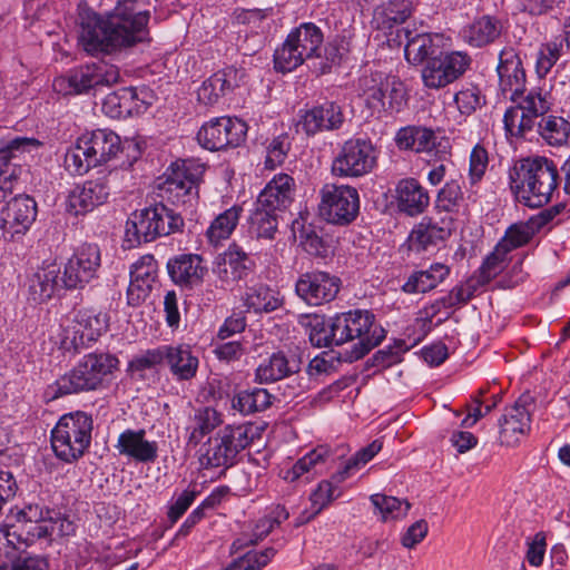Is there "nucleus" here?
<instances>
[{
    "label": "nucleus",
    "instance_id": "nucleus-1",
    "mask_svg": "<svg viewBox=\"0 0 570 570\" xmlns=\"http://www.w3.org/2000/svg\"><path fill=\"white\" fill-rule=\"evenodd\" d=\"M150 0H117L105 14L88 13L82 18L79 43L91 55H111L151 41L148 23Z\"/></svg>",
    "mask_w": 570,
    "mask_h": 570
},
{
    "label": "nucleus",
    "instance_id": "nucleus-2",
    "mask_svg": "<svg viewBox=\"0 0 570 570\" xmlns=\"http://www.w3.org/2000/svg\"><path fill=\"white\" fill-rule=\"evenodd\" d=\"M508 178L510 190L517 200L530 208L547 205L561 181L557 164L539 155L514 160L508 170Z\"/></svg>",
    "mask_w": 570,
    "mask_h": 570
},
{
    "label": "nucleus",
    "instance_id": "nucleus-3",
    "mask_svg": "<svg viewBox=\"0 0 570 570\" xmlns=\"http://www.w3.org/2000/svg\"><path fill=\"white\" fill-rule=\"evenodd\" d=\"M118 366L119 360L114 354H86L70 371L46 387L43 397L51 402L71 394L96 391Z\"/></svg>",
    "mask_w": 570,
    "mask_h": 570
},
{
    "label": "nucleus",
    "instance_id": "nucleus-4",
    "mask_svg": "<svg viewBox=\"0 0 570 570\" xmlns=\"http://www.w3.org/2000/svg\"><path fill=\"white\" fill-rule=\"evenodd\" d=\"M185 222L180 213L164 203L134 212L126 222L125 237L130 246L181 233Z\"/></svg>",
    "mask_w": 570,
    "mask_h": 570
},
{
    "label": "nucleus",
    "instance_id": "nucleus-5",
    "mask_svg": "<svg viewBox=\"0 0 570 570\" xmlns=\"http://www.w3.org/2000/svg\"><path fill=\"white\" fill-rule=\"evenodd\" d=\"M338 345L357 340L347 355L350 362L365 356L385 337V330L375 322V315L366 309H353L333 316Z\"/></svg>",
    "mask_w": 570,
    "mask_h": 570
},
{
    "label": "nucleus",
    "instance_id": "nucleus-6",
    "mask_svg": "<svg viewBox=\"0 0 570 570\" xmlns=\"http://www.w3.org/2000/svg\"><path fill=\"white\" fill-rule=\"evenodd\" d=\"M252 441V424H228L203 444L199 464L203 469H220L224 473L237 463L238 455L249 446Z\"/></svg>",
    "mask_w": 570,
    "mask_h": 570
},
{
    "label": "nucleus",
    "instance_id": "nucleus-7",
    "mask_svg": "<svg viewBox=\"0 0 570 570\" xmlns=\"http://www.w3.org/2000/svg\"><path fill=\"white\" fill-rule=\"evenodd\" d=\"M94 421L83 411L63 414L51 430V448L55 455L72 463L83 456L91 443Z\"/></svg>",
    "mask_w": 570,
    "mask_h": 570
},
{
    "label": "nucleus",
    "instance_id": "nucleus-8",
    "mask_svg": "<svg viewBox=\"0 0 570 570\" xmlns=\"http://www.w3.org/2000/svg\"><path fill=\"white\" fill-rule=\"evenodd\" d=\"M324 43V33L314 22H302L293 28L273 55L274 69L286 73L307 60H313Z\"/></svg>",
    "mask_w": 570,
    "mask_h": 570
},
{
    "label": "nucleus",
    "instance_id": "nucleus-9",
    "mask_svg": "<svg viewBox=\"0 0 570 570\" xmlns=\"http://www.w3.org/2000/svg\"><path fill=\"white\" fill-rule=\"evenodd\" d=\"M513 102L503 115L505 134L525 138L535 128L538 119L552 110L554 99L546 87H533Z\"/></svg>",
    "mask_w": 570,
    "mask_h": 570
},
{
    "label": "nucleus",
    "instance_id": "nucleus-10",
    "mask_svg": "<svg viewBox=\"0 0 570 570\" xmlns=\"http://www.w3.org/2000/svg\"><path fill=\"white\" fill-rule=\"evenodd\" d=\"M205 165L196 159H178L164 174L160 196L173 205L193 207L198 199V186Z\"/></svg>",
    "mask_w": 570,
    "mask_h": 570
},
{
    "label": "nucleus",
    "instance_id": "nucleus-11",
    "mask_svg": "<svg viewBox=\"0 0 570 570\" xmlns=\"http://www.w3.org/2000/svg\"><path fill=\"white\" fill-rule=\"evenodd\" d=\"M379 150L368 137H351L338 148L331 166L332 174L341 178H361L377 165Z\"/></svg>",
    "mask_w": 570,
    "mask_h": 570
},
{
    "label": "nucleus",
    "instance_id": "nucleus-12",
    "mask_svg": "<svg viewBox=\"0 0 570 570\" xmlns=\"http://www.w3.org/2000/svg\"><path fill=\"white\" fill-rule=\"evenodd\" d=\"M365 106L372 115L400 112L407 102V95L402 81L387 78L382 73L363 76L358 81Z\"/></svg>",
    "mask_w": 570,
    "mask_h": 570
},
{
    "label": "nucleus",
    "instance_id": "nucleus-13",
    "mask_svg": "<svg viewBox=\"0 0 570 570\" xmlns=\"http://www.w3.org/2000/svg\"><path fill=\"white\" fill-rule=\"evenodd\" d=\"M120 78L116 66L104 61L80 66L66 76L53 79V90L60 95H81L99 86H111Z\"/></svg>",
    "mask_w": 570,
    "mask_h": 570
},
{
    "label": "nucleus",
    "instance_id": "nucleus-14",
    "mask_svg": "<svg viewBox=\"0 0 570 570\" xmlns=\"http://www.w3.org/2000/svg\"><path fill=\"white\" fill-rule=\"evenodd\" d=\"M320 216L327 223L346 226L357 216L360 196L355 187L325 184L320 189Z\"/></svg>",
    "mask_w": 570,
    "mask_h": 570
},
{
    "label": "nucleus",
    "instance_id": "nucleus-15",
    "mask_svg": "<svg viewBox=\"0 0 570 570\" xmlns=\"http://www.w3.org/2000/svg\"><path fill=\"white\" fill-rule=\"evenodd\" d=\"M472 63L465 51L440 52L430 57L422 67L421 79L425 88L439 90L464 76Z\"/></svg>",
    "mask_w": 570,
    "mask_h": 570
},
{
    "label": "nucleus",
    "instance_id": "nucleus-16",
    "mask_svg": "<svg viewBox=\"0 0 570 570\" xmlns=\"http://www.w3.org/2000/svg\"><path fill=\"white\" fill-rule=\"evenodd\" d=\"M42 142L36 138L16 137L0 140V203L11 195L21 175L19 160L26 153L39 149Z\"/></svg>",
    "mask_w": 570,
    "mask_h": 570
},
{
    "label": "nucleus",
    "instance_id": "nucleus-17",
    "mask_svg": "<svg viewBox=\"0 0 570 570\" xmlns=\"http://www.w3.org/2000/svg\"><path fill=\"white\" fill-rule=\"evenodd\" d=\"M247 125L236 117H217L205 122L197 132L198 144L210 151L238 147L245 141Z\"/></svg>",
    "mask_w": 570,
    "mask_h": 570
},
{
    "label": "nucleus",
    "instance_id": "nucleus-18",
    "mask_svg": "<svg viewBox=\"0 0 570 570\" xmlns=\"http://www.w3.org/2000/svg\"><path fill=\"white\" fill-rule=\"evenodd\" d=\"M341 278L324 271L301 274L295 283L296 295L309 306L334 301L341 289Z\"/></svg>",
    "mask_w": 570,
    "mask_h": 570
},
{
    "label": "nucleus",
    "instance_id": "nucleus-19",
    "mask_svg": "<svg viewBox=\"0 0 570 570\" xmlns=\"http://www.w3.org/2000/svg\"><path fill=\"white\" fill-rule=\"evenodd\" d=\"M100 265L99 246L91 243L80 245L65 266L63 285L67 289L82 288L97 276Z\"/></svg>",
    "mask_w": 570,
    "mask_h": 570
},
{
    "label": "nucleus",
    "instance_id": "nucleus-20",
    "mask_svg": "<svg viewBox=\"0 0 570 570\" xmlns=\"http://www.w3.org/2000/svg\"><path fill=\"white\" fill-rule=\"evenodd\" d=\"M110 175L76 185L68 194L67 212L75 216L86 215L104 205L110 195Z\"/></svg>",
    "mask_w": 570,
    "mask_h": 570
},
{
    "label": "nucleus",
    "instance_id": "nucleus-21",
    "mask_svg": "<svg viewBox=\"0 0 570 570\" xmlns=\"http://www.w3.org/2000/svg\"><path fill=\"white\" fill-rule=\"evenodd\" d=\"M298 117L297 127L309 137L324 131L340 130L345 122L344 109L335 101H324L302 109Z\"/></svg>",
    "mask_w": 570,
    "mask_h": 570
},
{
    "label": "nucleus",
    "instance_id": "nucleus-22",
    "mask_svg": "<svg viewBox=\"0 0 570 570\" xmlns=\"http://www.w3.org/2000/svg\"><path fill=\"white\" fill-rule=\"evenodd\" d=\"M497 73L500 90L510 94L511 101H517L525 91L527 73L520 52L514 47L507 46L501 49Z\"/></svg>",
    "mask_w": 570,
    "mask_h": 570
},
{
    "label": "nucleus",
    "instance_id": "nucleus-23",
    "mask_svg": "<svg viewBox=\"0 0 570 570\" xmlns=\"http://www.w3.org/2000/svg\"><path fill=\"white\" fill-rule=\"evenodd\" d=\"M529 396L519 397L515 403L504 409L499 419V442L503 446L518 445L531 429V414L528 409Z\"/></svg>",
    "mask_w": 570,
    "mask_h": 570
},
{
    "label": "nucleus",
    "instance_id": "nucleus-24",
    "mask_svg": "<svg viewBox=\"0 0 570 570\" xmlns=\"http://www.w3.org/2000/svg\"><path fill=\"white\" fill-rule=\"evenodd\" d=\"M245 71L229 66L213 73L197 90L199 102L206 106L215 105L220 97L233 92L244 81Z\"/></svg>",
    "mask_w": 570,
    "mask_h": 570
},
{
    "label": "nucleus",
    "instance_id": "nucleus-25",
    "mask_svg": "<svg viewBox=\"0 0 570 570\" xmlns=\"http://www.w3.org/2000/svg\"><path fill=\"white\" fill-rule=\"evenodd\" d=\"M452 229L453 219L450 217H423L410 234L411 247L416 252L435 248L451 236Z\"/></svg>",
    "mask_w": 570,
    "mask_h": 570
},
{
    "label": "nucleus",
    "instance_id": "nucleus-26",
    "mask_svg": "<svg viewBox=\"0 0 570 570\" xmlns=\"http://www.w3.org/2000/svg\"><path fill=\"white\" fill-rule=\"evenodd\" d=\"M302 367L301 356L293 351H277L264 358L255 371L261 384L273 383L297 374Z\"/></svg>",
    "mask_w": 570,
    "mask_h": 570
},
{
    "label": "nucleus",
    "instance_id": "nucleus-27",
    "mask_svg": "<svg viewBox=\"0 0 570 570\" xmlns=\"http://www.w3.org/2000/svg\"><path fill=\"white\" fill-rule=\"evenodd\" d=\"M167 272L170 279L183 288L191 289L200 285L207 273L204 259L198 254H179L168 259Z\"/></svg>",
    "mask_w": 570,
    "mask_h": 570
},
{
    "label": "nucleus",
    "instance_id": "nucleus-28",
    "mask_svg": "<svg viewBox=\"0 0 570 570\" xmlns=\"http://www.w3.org/2000/svg\"><path fill=\"white\" fill-rule=\"evenodd\" d=\"M163 363L177 382L193 380L199 367V358L186 343L163 345Z\"/></svg>",
    "mask_w": 570,
    "mask_h": 570
},
{
    "label": "nucleus",
    "instance_id": "nucleus-29",
    "mask_svg": "<svg viewBox=\"0 0 570 570\" xmlns=\"http://www.w3.org/2000/svg\"><path fill=\"white\" fill-rule=\"evenodd\" d=\"M75 322L77 328L72 338V345L76 350L89 347L109 327L108 314L92 308L78 311Z\"/></svg>",
    "mask_w": 570,
    "mask_h": 570
},
{
    "label": "nucleus",
    "instance_id": "nucleus-30",
    "mask_svg": "<svg viewBox=\"0 0 570 570\" xmlns=\"http://www.w3.org/2000/svg\"><path fill=\"white\" fill-rule=\"evenodd\" d=\"M37 217V203L28 195H19L7 203L2 209V228L12 234H24Z\"/></svg>",
    "mask_w": 570,
    "mask_h": 570
},
{
    "label": "nucleus",
    "instance_id": "nucleus-31",
    "mask_svg": "<svg viewBox=\"0 0 570 570\" xmlns=\"http://www.w3.org/2000/svg\"><path fill=\"white\" fill-rule=\"evenodd\" d=\"M397 210L406 216L423 214L430 205L428 189L415 178H403L395 187Z\"/></svg>",
    "mask_w": 570,
    "mask_h": 570
},
{
    "label": "nucleus",
    "instance_id": "nucleus-32",
    "mask_svg": "<svg viewBox=\"0 0 570 570\" xmlns=\"http://www.w3.org/2000/svg\"><path fill=\"white\" fill-rule=\"evenodd\" d=\"M295 180L292 176L281 173L267 183L259 193L256 204L269 212H285L293 202Z\"/></svg>",
    "mask_w": 570,
    "mask_h": 570
},
{
    "label": "nucleus",
    "instance_id": "nucleus-33",
    "mask_svg": "<svg viewBox=\"0 0 570 570\" xmlns=\"http://www.w3.org/2000/svg\"><path fill=\"white\" fill-rule=\"evenodd\" d=\"M115 449L119 455L127 456L137 462H154L157 459L158 445L156 441L146 439L144 429H127L118 436Z\"/></svg>",
    "mask_w": 570,
    "mask_h": 570
},
{
    "label": "nucleus",
    "instance_id": "nucleus-34",
    "mask_svg": "<svg viewBox=\"0 0 570 570\" xmlns=\"http://www.w3.org/2000/svg\"><path fill=\"white\" fill-rule=\"evenodd\" d=\"M62 278L59 265H43L29 279V298L38 304L47 302L61 288H66Z\"/></svg>",
    "mask_w": 570,
    "mask_h": 570
},
{
    "label": "nucleus",
    "instance_id": "nucleus-35",
    "mask_svg": "<svg viewBox=\"0 0 570 570\" xmlns=\"http://www.w3.org/2000/svg\"><path fill=\"white\" fill-rule=\"evenodd\" d=\"M503 31V22L497 16L483 14L465 26L461 36L464 42L474 48L494 43Z\"/></svg>",
    "mask_w": 570,
    "mask_h": 570
},
{
    "label": "nucleus",
    "instance_id": "nucleus-36",
    "mask_svg": "<svg viewBox=\"0 0 570 570\" xmlns=\"http://www.w3.org/2000/svg\"><path fill=\"white\" fill-rule=\"evenodd\" d=\"M80 138L97 166L109 161L122 149L120 137L109 129L87 131Z\"/></svg>",
    "mask_w": 570,
    "mask_h": 570
},
{
    "label": "nucleus",
    "instance_id": "nucleus-37",
    "mask_svg": "<svg viewBox=\"0 0 570 570\" xmlns=\"http://www.w3.org/2000/svg\"><path fill=\"white\" fill-rule=\"evenodd\" d=\"M450 275V267L433 263L428 269L414 271L401 286L405 294H424L439 286Z\"/></svg>",
    "mask_w": 570,
    "mask_h": 570
},
{
    "label": "nucleus",
    "instance_id": "nucleus-38",
    "mask_svg": "<svg viewBox=\"0 0 570 570\" xmlns=\"http://www.w3.org/2000/svg\"><path fill=\"white\" fill-rule=\"evenodd\" d=\"M411 0H389L374 9L373 22L376 29L387 30L404 23L413 13Z\"/></svg>",
    "mask_w": 570,
    "mask_h": 570
},
{
    "label": "nucleus",
    "instance_id": "nucleus-39",
    "mask_svg": "<svg viewBox=\"0 0 570 570\" xmlns=\"http://www.w3.org/2000/svg\"><path fill=\"white\" fill-rule=\"evenodd\" d=\"M406 43L404 55L412 65L424 63L430 57H434L436 46L434 39L439 38L436 33L416 32L410 29H403Z\"/></svg>",
    "mask_w": 570,
    "mask_h": 570
},
{
    "label": "nucleus",
    "instance_id": "nucleus-40",
    "mask_svg": "<svg viewBox=\"0 0 570 570\" xmlns=\"http://www.w3.org/2000/svg\"><path fill=\"white\" fill-rule=\"evenodd\" d=\"M434 130L422 126H406L397 130L395 144L401 150L415 153L432 151L435 148Z\"/></svg>",
    "mask_w": 570,
    "mask_h": 570
},
{
    "label": "nucleus",
    "instance_id": "nucleus-41",
    "mask_svg": "<svg viewBox=\"0 0 570 570\" xmlns=\"http://www.w3.org/2000/svg\"><path fill=\"white\" fill-rule=\"evenodd\" d=\"M223 423L222 414L212 406H203L195 411L190 424L186 428L187 443L196 446Z\"/></svg>",
    "mask_w": 570,
    "mask_h": 570
},
{
    "label": "nucleus",
    "instance_id": "nucleus-42",
    "mask_svg": "<svg viewBox=\"0 0 570 570\" xmlns=\"http://www.w3.org/2000/svg\"><path fill=\"white\" fill-rule=\"evenodd\" d=\"M350 51V43L344 36H335L324 46L322 45L318 55L314 58L313 68L318 75L332 71L334 67L342 63Z\"/></svg>",
    "mask_w": 570,
    "mask_h": 570
},
{
    "label": "nucleus",
    "instance_id": "nucleus-43",
    "mask_svg": "<svg viewBox=\"0 0 570 570\" xmlns=\"http://www.w3.org/2000/svg\"><path fill=\"white\" fill-rule=\"evenodd\" d=\"M273 395L262 387L244 390L236 393L232 399V409L242 415H249L262 412L272 405Z\"/></svg>",
    "mask_w": 570,
    "mask_h": 570
},
{
    "label": "nucleus",
    "instance_id": "nucleus-44",
    "mask_svg": "<svg viewBox=\"0 0 570 570\" xmlns=\"http://www.w3.org/2000/svg\"><path fill=\"white\" fill-rule=\"evenodd\" d=\"M247 224L252 238L272 240L278 227V213L269 212L255 203V208L248 216Z\"/></svg>",
    "mask_w": 570,
    "mask_h": 570
},
{
    "label": "nucleus",
    "instance_id": "nucleus-45",
    "mask_svg": "<svg viewBox=\"0 0 570 570\" xmlns=\"http://www.w3.org/2000/svg\"><path fill=\"white\" fill-rule=\"evenodd\" d=\"M52 537V528H49V518L39 522L11 524L6 532L7 541L11 544L24 543L31 546L41 539Z\"/></svg>",
    "mask_w": 570,
    "mask_h": 570
},
{
    "label": "nucleus",
    "instance_id": "nucleus-46",
    "mask_svg": "<svg viewBox=\"0 0 570 570\" xmlns=\"http://www.w3.org/2000/svg\"><path fill=\"white\" fill-rule=\"evenodd\" d=\"M330 456L331 451L327 446H317L298 459L291 469L284 472L283 478L287 482H295L304 474H316L320 466H323Z\"/></svg>",
    "mask_w": 570,
    "mask_h": 570
},
{
    "label": "nucleus",
    "instance_id": "nucleus-47",
    "mask_svg": "<svg viewBox=\"0 0 570 570\" xmlns=\"http://www.w3.org/2000/svg\"><path fill=\"white\" fill-rule=\"evenodd\" d=\"M245 305L255 313H269L282 305V299L277 292L265 284L258 283L247 288Z\"/></svg>",
    "mask_w": 570,
    "mask_h": 570
},
{
    "label": "nucleus",
    "instance_id": "nucleus-48",
    "mask_svg": "<svg viewBox=\"0 0 570 570\" xmlns=\"http://www.w3.org/2000/svg\"><path fill=\"white\" fill-rule=\"evenodd\" d=\"M535 126L538 134L550 146H562L569 139L570 122L562 117L544 115Z\"/></svg>",
    "mask_w": 570,
    "mask_h": 570
},
{
    "label": "nucleus",
    "instance_id": "nucleus-49",
    "mask_svg": "<svg viewBox=\"0 0 570 570\" xmlns=\"http://www.w3.org/2000/svg\"><path fill=\"white\" fill-rule=\"evenodd\" d=\"M242 210L240 206H232L212 222L206 232L210 244L218 245L222 240L229 238L238 224Z\"/></svg>",
    "mask_w": 570,
    "mask_h": 570
},
{
    "label": "nucleus",
    "instance_id": "nucleus-50",
    "mask_svg": "<svg viewBox=\"0 0 570 570\" xmlns=\"http://www.w3.org/2000/svg\"><path fill=\"white\" fill-rule=\"evenodd\" d=\"M383 448V442L379 439L371 442L368 445L360 449L352 458H350L344 466L333 474V480L336 483H343L363 465L370 462Z\"/></svg>",
    "mask_w": 570,
    "mask_h": 570
},
{
    "label": "nucleus",
    "instance_id": "nucleus-51",
    "mask_svg": "<svg viewBox=\"0 0 570 570\" xmlns=\"http://www.w3.org/2000/svg\"><path fill=\"white\" fill-rule=\"evenodd\" d=\"M308 338L313 346L327 347L338 345L333 317L314 316L308 322Z\"/></svg>",
    "mask_w": 570,
    "mask_h": 570
},
{
    "label": "nucleus",
    "instance_id": "nucleus-52",
    "mask_svg": "<svg viewBox=\"0 0 570 570\" xmlns=\"http://www.w3.org/2000/svg\"><path fill=\"white\" fill-rule=\"evenodd\" d=\"M292 144L293 137L288 132H282L273 136L271 139H267L265 141V168L275 169L276 167L282 166L292 149Z\"/></svg>",
    "mask_w": 570,
    "mask_h": 570
},
{
    "label": "nucleus",
    "instance_id": "nucleus-53",
    "mask_svg": "<svg viewBox=\"0 0 570 570\" xmlns=\"http://www.w3.org/2000/svg\"><path fill=\"white\" fill-rule=\"evenodd\" d=\"M85 145L80 137L77 138L73 146H71L65 155V168L76 176L87 174L90 168L97 167L92 159L90 151L85 149Z\"/></svg>",
    "mask_w": 570,
    "mask_h": 570
},
{
    "label": "nucleus",
    "instance_id": "nucleus-54",
    "mask_svg": "<svg viewBox=\"0 0 570 570\" xmlns=\"http://www.w3.org/2000/svg\"><path fill=\"white\" fill-rule=\"evenodd\" d=\"M537 232L538 230L531 220L527 223H515L507 228L503 237L498 242V244L510 253L513 249L527 245Z\"/></svg>",
    "mask_w": 570,
    "mask_h": 570
},
{
    "label": "nucleus",
    "instance_id": "nucleus-55",
    "mask_svg": "<svg viewBox=\"0 0 570 570\" xmlns=\"http://www.w3.org/2000/svg\"><path fill=\"white\" fill-rule=\"evenodd\" d=\"M509 253L507 249L497 244L493 250L485 256L481 266L474 273L484 282L489 284L499 274H501L509 264Z\"/></svg>",
    "mask_w": 570,
    "mask_h": 570
},
{
    "label": "nucleus",
    "instance_id": "nucleus-56",
    "mask_svg": "<svg viewBox=\"0 0 570 570\" xmlns=\"http://www.w3.org/2000/svg\"><path fill=\"white\" fill-rule=\"evenodd\" d=\"M370 500L374 505L375 513L381 514L383 521L405 517L411 507L406 500L381 493L372 494Z\"/></svg>",
    "mask_w": 570,
    "mask_h": 570
},
{
    "label": "nucleus",
    "instance_id": "nucleus-57",
    "mask_svg": "<svg viewBox=\"0 0 570 570\" xmlns=\"http://www.w3.org/2000/svg\"><path fill=\"white\" fill-rule=\"evenodd\" d=\"M136 92L132 88H121L108 94L102 101V110L110 118H121L130 114L129 100Z\"/></svg>",
    "mask_w": 570,
    "mask_h": 570
},
{
    "label": "nucleus",
    "instance_id": "nucleus-58",
    "mask_svg": "<svg viewBox=\"0 0 570 570\" xmlns=\"http://www.w3.org/2000/svg\"><path fill=\"white\" fill-rule=\"evenodd\" d=\"M163 363V345L156 348H149L144 353L136 355L129 361L127 373L131 377L145 379V372Z\"/></svg>",
    "mask_w": 570,
    "mask_h": 570
},
{
    "label": "nucleus",
    "instance_id": "nucleus-59",
    "mask_svg": "<svg viewBox=\"0 0 570 570\" xmlns=\"http://www.w3.org/2000/svg\"><path fill=\"white\" fill-rule=\"evenodd\" d=\"M225 257L234 278L242 279L247 277L255 267V263L248 253L236 243H232L228 246Z\"/></svg>",
    "mask_w": 570,
    "mask_h": 570
},
{
    "label": "nucleus",
    "instance_id": "nucleus-60",
    "mask_svg": "<svg viewBox=\"0 0 570 570\" xmlns=\"http://www.w3.org/2000/svg\"><path fill=\"white\" fill-rule=\"evenodd\" d=\"M276 554L274 548H266L263 551H248L244 556L235 559L223 570H261Z\"/></svg>",
    "mask_w": 570,
    "mask_h": 570
},
{
    "label": "nucleus",
    "instance_id": "nucleus-61",
    "mask_svg": "<svg viewBox=\"0 0 570 570\" xmlns=\"http://www.w3.org/2000/svg\"><path fill=\"white\" fill-rule=\"evenodd\" d=\"M562 41H550L540 48L535 61V72L540 78H544L562 56Z\"/></svg>",
    "mask_w": 570,
    "mask_h": 570
},
{
    "label": "nucleus",
    "instance_id": "nucleus-62",
    "mask_svg": "<svg viewBox=\"0 0 570 570\" xmlns=\"http://www.w3.org/2000/svg\"><path fill=\"white\" fill-rule=\"evenodd\" d=\"M463 200V191L460 180L451 179L440 189L436 197V207L444 212H454Z\"/></svg>",
    "mask_w": 570,
    "mask_h": 570
},
{
    "label": "nucleus",
    "instance_id": "nucleus-63",
    "mask_svg": "<svg viewBox=\"0 0 570 570\" xmlns=\"http://www.w3.org/2000/svg\"><path fill=\"white\" fill-rule=\"evenodd\" d=\"M333 480H323L318 483L317 488L311 493V502L316 508L315 513H320L332 501L342 495V489Z\"/></svg>",
    "mask_w": 570,
    "mask_h": 570
},
{
    "label": "nucleus",
    "instance_id": "nucleus-64",
    "mask_svg": "<svg viewBox=\"0 0 570 570\" xmlns=\"http://www.w3.org/2000/svg\"><path fill=\"white\" fill-rule=\"evenodd\" d=\"M454 102L462 115H472L485 104V97L480 88L470 86L454 95Z\"/></svg>",
    "mask_w": 570,
    "mask_h": 570
}]
</instances>
